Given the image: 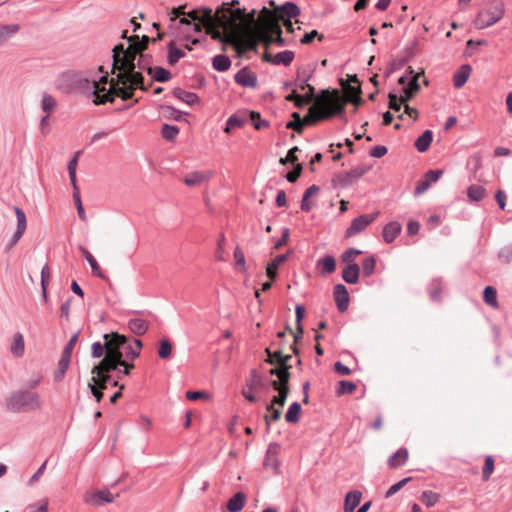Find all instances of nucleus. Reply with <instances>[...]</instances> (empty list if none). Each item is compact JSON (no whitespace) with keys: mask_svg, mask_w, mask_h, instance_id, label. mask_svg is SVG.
Segmentation results:
<instances>
[{"mask_svg":"<svg viewBox=\"0 0 512 512\" xmlns=\"http://www.w3.org/2000/svg\"><path fill=\"white\" fill-rule=\"evenodd\" d=\"M126 33L127 31L123 32L122 38H127L128 47L124 48L123 44H119L112 50L111 73L116 74V77L109 79V73L104 71L103 66L98 67V71L102 75L99 80L93 79L95 99L92 101L95 105L113 102L115 97L128 100L133 97L136 88L143 91L148 90L142 71L148 73V68H152L149 56L143 53L150 38L146 35L141 38L138 35L127 37Z\"/></svg>","mask_w":512,"mask_h":512,"instance_id":"obj_1","label":"nucleus"},{"mask_svg":"<svg viewBox=\"0 0 512 512\" xmlns=\"http://www.w3.org/2000/svg\"><path fill=\"white\" fill-rule=\"evenodd\" d=\"M263 13H267V15L263 16L259 26L248 27L245 31H241L239 20L243 15L241 10L236 8L234 18L228 24L230 31L227 34L226 43L235 46L240 53L257 51L259 43H263L266 47L274 43V32L282 33L278 18L266 7H263Z\"/></svg>","mask_w":512,"mask_h":512,"instance_id":"obj_2","label":"nucleus"},{"mask_svg":"<svg viewBox=\"0 0 512 512\" xmlns=\"http://www.w3.org/2000/svg\"><path fill=\"white\" fill-rule=\"evenodd\" d=\"M235 4H238V0L223 4L215 12L211 8L202 7L189 11L185 15L194 22H201L205 27L206 33L211 35L213 39L226 43L227 34L230 31L228 24L232 22L235 15Z\"/></svg>","mask_w":512,"mask_h":512,"instance_id":"obj_3","label":"nucleus"},{"mask_svg":"<svg viewBox=\"0 0 512 512\" xmlns=\"http://www.w3.org/2000/svg\"><path fill=\"white\" fill-rule=\"evenodd\" d=\"M346 101L339 95L338 90L333 93L323 91L316 96L315 103L309 108V112L301 121L304 125H314L317 122L329 119L344 111Z\"/></svg>","mask_w":512,"mask_h":512,"instance_id":"obj_4","label":"nucleus"},{"mask_svg":"<svg viewBox=\"0 0 512 512\" xmlns=\"http://www.w3.org/2000/svg\"><path fill=\"white\" fill-rule=\"evenodd\" d=\"M7 410L13 413L40 410L43 400L38 392L18 390L11 393L5 401Z\"/></svg>","mask_w":512,"mask_h":512,"instance_id":"obj_5","label":"nucleus"},{"mask_svg":"<svg viewBox=\"0 0 512 512\" xmlns=\"http://www.w3.org/2000/svg\"><path fill=\"white\" fill-rule=\"evenodd\" d=\"M97 72L100 74L99 76H94L91 72L87 75H83L82 73L76 71H65L58 76L55 83L56 88L63 93H72L75 90L89 87L91 84L93 89L92 95L95 97L93 79L99 80L100 76L102 75V73H100L98 70ZM94 99L95 98H93V100Z\"/></svg>","mask_w":512,"mask_h":512,"instance_id":"obj_6","label":"nucleus"},{"mask_svg":"<svg viewBox=\"0 0 512 512\" xmlns=\"http://www.w3.org/2000/svg\"><path fill=\"white\" fill-rule=\"evenodd\" d=\"M103 338L104 343L94 342L92 344V357L100 358L105 354L104 358H107L109 353L112 352L114 358H117L115 362H117V364L122 363L121 357H123V353L121 352V348L126 344V336L112 332L110 334H104Z\"/></svg>","mask_w":512,"mask_h":512,"instance_id":"obj_7","label":"nucleus"},{"mask_svg":"<svg viewBox=\"0 0 512 512\" xmlns=\"http://www.w3.org/2000/svg\"><path fill=\"white\" fill-rule=\"evenodd\" d=\"M117 358H114L112 352L109 353L107 358H103L97 365L91 370V380L89 385L95 384L99 390H104L107 384L111 383L110 372L117 369L118 364L115 362Z\"/></svg>","mask_w":512,"mask_h":512,"instance_id":"obj_8","label":"nucleus"},{"mask_svg":"<svg viewBox=\"0 0 512 512\" xmlns=\"http://www.w3.org/2000/svg\"><path fill=\"white\" fill-rule=\"evenodd\" d=\"M503 15V3L499 0H493L488 4L487 8L478 13L474 24L478 29H485L500 21Z\"/></svg>","mask_w":512,"mask_h":512,"instance_id":"obj_9","label":"nucleus"},{"mask_svg":"<svg viewBox=\"0 0 512 512\" xmlns=\"http://www.w3.org/2000/svg\"><path fill=\"white\" fill-rule=\"evenodd\" d=\"M378 213L363 214L356 217L351 225L346 230V236L352 237L362 232L368 225H370L377 217Z\"/></svg>","mask_w":512,"mask_h":512,"instance_id":"obj_10","label":"nucleus"},{"mask_svg":"<svg viewBox=\"0 0 512 512\" xmlns=\"http://www.w3.org/2000/svg\"><path fill=\"white\" fill-rule=\"evenodd\" d=\"M119 494H116L115 496L110 492L108 488L101 489L99 491L93 492V493H87L84 496V501L87 504L93 505V506H101L105 503H112L115 499V497H118Z\"/></svg>","mask_w":512,"mask_h":512,"instance_id":"obj_11","label":"nucleus"},{"mask_svg":"<svg viewBox=\"0 0 512 512\" xmlns=\"http://www.w3.org/2000/svg\"><path fill=\"white\" fill-rule=\"evenodd\" d=\"M13 210L17 218V228L9 241L7 249H11L14 245L17 244V242L22 238L27 228V218L24 211L20 209L18 206H14Z\"/></svg>","mask_w":512,"mask_h":512,"instance_id":"obj_12","label":"nucleus"},{"mask_svg":"<svg viewBox=\"0 0 512 512\" xmlns=\"http://www.w3.org/2000/svg\"><path fill=\"white\" fill-rule=\"evenodd\" d=\"M279 453H280V445L275 442L270 443L267 448L265 459H264V467L266 469H271L274 473L279 472V465H280L279 460H278Z\"/></svg>","mask_w":512,"mask_h":512,"instance_id":"obj_13","label":"nucleus"},{"mask_svg":"<svg viewBox=\"0 0 512 512\" xmlns=\"http://www.w3.org/2000/svg\"><path fill=\"white\" fill-rule=\"evenodd\" d=\"M238 4H235V8H238ZM239 9L242 12L241 19L239 20V28L241 31H245L248 27H257L261 24L263 16H266L267 13H263V9L260 12V16L256 19V10H252L249 13H245V9Z\"/></svg>","mask_w":512,"mask_h":512,"instance_id":"obj_14","label":"nucleus"},{"mask_svg":"<svg viewBox=\"0 0 512 512\" xmlns=\"http://www.w3.org/2000/svg\"><path fill=\"white\" fill-rule=\"evenodd\" d=\"M235 82L245 88L257 87V75L250 68L240 69L234 76Z\"/></svg>","mask_w":512,"mask_h":512,"instance_id":"obj_15","label":"nucleus"},{"mask_svg":"<svg viewBox=\"0 0 512 512\" xmlns=\"http://www.w3.org/2000/svg\"><path fill=\"white\" fill-rule=\"evenodd\" d=\"M270 384L273 387V389L278 392V395L272 398L271 403L267 405V410H272V407L276 404L279 405L280 407H283L290 391L289 382H270Z\"/></svg>","mask_w":512,"mask_h":512,"instance_id":"obj_16","label":"nucleus"},{"mask_svg":"<svg viewBox=\"0 0 512 512\" xmlns=\"http://www.w3.org/2000/svg\"><path fill=\"white\" fill-rule=\"evenodd\" d=\"M213 175V172L210 170L193 171L184 177V183L190 187L200 186L207 183Z\"/></svg>","mask_w":512,"mask_h":512,"instance_id":"obj_17","label":"nucleus"},{"mask_svg":"<svg viewBox=\"0 0 512 512\" xmlns=\"http://www.w3.org/2000/svg\"><path fill=\"white\" fill-rule=\"evenodd\" d=\"M366 173V169L363 167H356L351 169L349 172L344 174H339L335 181L342 187H346L352 185L359 178H361Z\"/></svg>","mask_w":512,"mask_h":512,"instance_id":"obj_18","label":"nucleus"},{"mask_svg":"<svg viewBox=\"0 0 512 512\" xmlns=\"http://www.w3.org/2000/svg\"><path fill=\"white\" fill-rule=\"evenodd\" d=\"M334 299L340 312L347 310L349 305V294L347 288L343 284H337L334 287Z\"/></svg>","mask_w":512,"mask_h":512,"instance_id":"obj_19","label":"nucleus"},{"mask_svg":"<svg viewBox=\"0 0 512 512\" xmlns=\"http://www.w3.org/2000/svg\"><path fill=\"white\" fill-rule=\"evenodd\" d=\"M360 267L357 263L347 264L342 271V278L348 284H356L359 280Z\"/></svg>","mask_w":512,"mask_h":512,"instance_id":"obj_20","label":"nucleus"},{"mask_svg":"<svg viewBox=\"0 0 512 512\" xmlns=\"http://www.w3.org/2000/svg\"><path fill=\"white\" fill-rule=\"evenodd\" d=\"M127 325L129 330L137 336L144 335L149 329V322L138 317L130 318Z\"/></svg>","mask_w":512,"mask_h":512,"instance_id":"obj_21","label":"nucleus"},{"mask_svg":"<svg viewBox=\"0 0 512 512\" xmlns=\"http://www.w3.org/2000/svg\"><path fill=\"white\" fill-rule=\"evenodd\" d=\"M288 259V254H280L276 256L267 264L266 275L274 280L277 277L279 267L284 264Z\"/></svg>","mask_w":512,"mask_h":512,"instance_id":"obj_22","label":"nucleus"},{"mask_svg":"<svg viewBox=\"0 0 512 512\" xmlns=\"http://www.w3.org/2000/svg\"><path fill=\"white\" fill-rule=\"evenodd\" d=\"M246 387L249 390L262 391L267 388V385L264 378L256 370H253L246 380Z\"/></svg>","mask_w":512,"mask_h":512,"instance_id":"obj_23","label":"nucleus"},{"mask_svg":"<svg viewBox=\"0 0 512 512\" xmlns=\"http://www.w3.org/2000/svg\"><path fill=\"white\" fill-rule=\"evenodd\" d=\"M362 493L358 490L350 491L344 500V512H353L361 501Z\"/></svg>","mask_w":512,"mask_h":512,"instance_id":"obj_24","label":"nucleus"},{"mask_svg":"<svg viewBox=\"0 0 512 512\" xmlns=\"http://www.w3.org/2000/svg\"><path fill=\"white\" fill-rule=\"evenodd\" d=\"M401 225L398 222H390L383 229V239L386 243L393 242L401 232Z\"/></svg>","mask_w":512,"mask_h":512,"instance_id":"obj_25","label":"nucleus"},{"mask_svg":"<svg viewBox=\"0 0 512 512\" xmlns=\"http://www.w3.org/2000/svg\"><path fill=\"white\" fill-rule=\"evenodd\" d=\"M148 74L152 77V79L147 85L148 87L152 84L153 80L158 82H167L172 77L170 71L162 67L148 68Z\"/></svg>","mask_w":512,"mask_h":512,"instance_id":"obj_26","label":"nucleus"},{"mask_svg":"<svg viewBox=\"0 0 512 512\" xmlns=\"http://www.w3.org/2000/svg\"><path fill=\"white\" fill-rule=\"evenodd\" d=\"M471 73V67L469 65H462L453 76V84L456 88H461L467 82Z\"/></svg>","mask_w":512,"mask_h":512,"instance_id":"obj_27","label":"nucleus"},{"mask_svg":"<svg viewBox=\"0 0 512 512\" xmlns=\"http://www.w3.org/2000/svg\"><path fill=\"white\" fill-rule=\"evenodd\" d=\"M291 368L290 364L286 365H279V367H275L269 370L270 375L277 376V380H272L271 382L275 383H284L289 382L290 379V372L289 369Z\"/></svg>","mask_w":512,"mask_h":512,"instance_id":"obj_28","label":"nucleus"},{"mask_svg":"<svg viewBox=\"0 0 512 512\" xmlns=\"http://www.w3.org/2000/svg\"><path fill=\"white\" fill-rule=\"evenodd\" d=\"M408 459V450L406 448L398 449L388 459V465L391 468H397L403 466Z\"/></svg>","mask_w":512,"mask_h":512,"instance_id":"obj_29","label":"nucleus"},{"mask_svg":"<svg viewBox=\"0 0 512 512\" xmlns=\"http://www.w3.org/2000/svg\"><path fill=\"white\" fill-rule=\"evenodd\" d=\"M173 95L177 99H179L180 101L186 103L189 106L194 105L199 100L197 94H195L193 92H189V91L183 90L181 88H175L173 90Z\"/></svg>","mask_w":512,"mask_h":512,"instance_id":"obj_30","label":"nucleus"},{"mask_svg":"<svg viewBox=\"0 0 512 512\" xmlns=\"http://www.w3.org/2000/svg\"><path fill=\"white\" fill-rule=\"evenodd\" d=\"M432 140H433V133H432V131H431V130H425V131L422 133V135H420V136L416 139V141H415V143H414L415 148H416L419 152L423 153V152H425V151H427V150H428V148H429V146H430V144H431Z\"/></svg>","mask_w":512,"mask_h":512,"instance_id":"obj_31","label":"nucleus"},{"mask_svg":"<svg viewBox=\"0 0 512 512\" xmlns=\"http://www.w3.org/2000/svg\"><path fill=\"white\" fill-rule=\"evenodd\" d=\"M25 351L24 337L21 333L17 332L13 336V342L10 347V352L15 357H22Z\"/></svg>","mask_w":512,"mask_h":512,"instance_id":"obj_32","label":"nucleus"},{"mask_svg":"<svg viewBox=\"0 0 512 512\" xmlns=\"http://www.w3.org/2000/svg\"><path fill=\"white\" fill-rule=\"evenodd\" d=\"M246 496L243 492H237L227 503V509L229 512H239L242 510Z\"/></svg>","mask_w":512,"mask_h":512,"instance_id":"obj_33","label":"nucleus"},{"mask_svg":"<svg viewBox=\"0 0 512 512\" xmlns=\"http://www.w3.org/2000/svg\"><path fill=\"white\" fill-rule=\"evenodd\" d=\"M141 348L142 342L139 339H134V344L132 345L126 342L125 346L121 348V352L123 355L125 354L127 358L133 360L139 356Z\"/></svg>","mask_w":512,"mask_h":512,"instance_id":"obj_34","label":"nucleus"},{"mask_svg":"<svg viewBox=\"0 0 512 512\" xmlns=\"http://www.w3.org/2000/svg\"><path fill=\"white\" fill-rule=\"evenodd\" d=\"M212 66L215 70L219 72H225L230 68L231 60L228 56L219 54L213 57Z\"/></svg>","mask_w":512,"mask_h":512,"instance_id":"obj_35","label":"nucleus"},{"mask_svg":"<svg viewBox=\"0 0 512 512\" xmlns=\"http://www.w3.org/2000/svg\"><path fill=\"white\" fill-rule=\"evenodd\" d=\"M268 355V362L270 364L286 365L291 359V355H283L281 351L271 352L269 348L265 350Z\"/></svg>","mask_w":512,"mask_h":512,"instance_id":"obj_36","label":"nucleus"},{"mask_svg":"<svg viewBox=\"0 0 512 512\" xmlns=\"http://www.w3.org/2000/svg\"><path fill=\"white\" fill-rule=\"evenodd\" d=\"M318 266L321 267V272L323 274H331L336 269L335 258L331 255H326L318 260Z\"/></svg>","mask_w":512,"mask_h":512,"instance_id":"obj_37","label":"nucleus"},{"mask_svg":"<svg viewBox=\"0 0 512 512\" xmlns=\"http://www.w3.org/2000/svg\"><path fill=\"white\" fill-rule=\"evenodd\" d=\"M293 59H294V53L290 50H285V51L279 52L276 55H274L273 58L271 59V63H273L275 65L282 64L284 66H288L291 64Z\"/></svg>","mask_w":512,"mask_h":512,"instance_id":"obj_38","label":"nucleus"},{"mask_svg":"<svg viewBox=\"0 0 512 512\" xmlns=\"http://www.w3.org/2000/svg\"><path fill=\"white\" fill-rule=\"evenodd\" d=\"M57 107L56 99L49 93H43L41 99V109L46 115L52 113Z\"/></svg>","mask_w":512,"mask_h":512,"instance_id":"obj_39","label":"nucleus"},{"mask_svg":"<svg viewBox=\"0 0 512 512\" xmlns=\"http://www.w3.org/2000/svg\"><path fill=\"white\" fill-rule=\"evenodd\" d=\"M185 56V52L182 49L177 48L174 42L171 41L168 44V57L167 61L170 65L176 64L182 57Z\"/></svg>","mask_w":512,"mask_h":512,"instance_id":"obj_40","label":"nucleus"},{"mask_svg":"<svg viewBox=\"0 0 512 512\" xmlns=\"http://www.w3.org/2000/svg\"><path fill=\"white\" fill-rule=\"evenodd\" d=\"M80 154H81V152L77 151L74 154V156L72 157V159L69 161L68 166H67L69 178H70L71 184L73 186V189H76V187H78L77 180H76V170H77L78 159H79Z\"/></svg>","mask_w":512,"mask_h":512,"instance_id":"obj_41","label":"nucleus"},{"mask_svg":"<svg viewBox=\"0 0 512 512\" xmlns=\"http://www.w3.org/2000/svg\"><path fill=\"white\" fill-rule=\"evenodd\" d=\"M80 250H81L84 258L88 261V263H89V265L91 267L92 273L95 276H97V277L103 278L104 276L102 274L100 266L98 265V263H97L96 259L94 258V256L88 250H86L83 247H80Z\"/></svg>","mask_w":512,"mask_h":512,"instance_id":"obj_42","label":"nucleus"},{"mask_svg":"<svg viewBox=\"0 0 512 512\" xmlns=\"http://www.w3.org/2000/svg\"><path fill=\"white\" fill-rule=\"evenodd\" d=\"M70 364V359L62 357L60 358L58 362V366L56 371L54 372V381L60 382L63 380Z\"/></svg>","mask_w":512,"mask_h":512,"instance_id":"obj_43","label":"nucleus"},{"mask_svg":"<svg viewBox=\"0 0 512 512\" xmlns=\"http://www.w3.org/2000/svg\"><path fill=\"white\" fill-rule=\"evenodd\" d=\"M300 412H301V405L298 402H293L289 406V408L285 414L286 421L288 423H297L299 421Z\"/></svg>","mask_w":512,"mask_h":512,"instance_id":"obj_44","label":"nucleus"},{"mask_svg":"<svg viewBox=\"0 0 512 512\" xmlns=\"http://www.w3.org/2000/svg\"><path fill=\"white\" fill-rule=\"evenodd\" d=\"M483 299L486 304L490 305L493 308H498V301H497V291L492 286H487L484 289L483 292Z\"/></svg>","mask_w":512,"mask_h":512,"instance_id":"obj_45","label":"nucleus"},{"mask_svg":"<svg viewBox=\"0 0 512 512\" xmlns=\"http://www.w3.org/2000/svg\"><path fill=\"white\" fill-rule=\"evenodd\" d=\"M281 18L286 16L288 19L295 18L300 14L298 6L292 2H286L281 8Z\"/></svg>","mask_w":512,"mask_h":512,"instance_id":"obj_46","label":"nucleus"},{"mask_svg":"<svg viewBox=\"0 0 512 512\" xmlns=\"http://www.w3.org/2000/svg\"><path fill=\"white\" fill-rule=\"evenodd\" d=\"M486 195V190L484 187L479 185H471L467 189V196L471 201H480Z\"/></svg>","mask_w":512,"mask_h":512,"instance_id":"obj_47","label":"nucleus"},{"mask_svg":"<svg viewBox=\"0 0 512 512\" xmlns=\"http://www.w3.org/2000/svg\"><path fill=\"white\" fill-rule=\"evenodd\" d=\"M19 30L18 24H8L0 27V44L5 43Z\"/></svg>","mask_w":512,"mask_h":512,"instance_id":"obj_48","label":"nucleus"},{"mask_svg":"<svg viewBox=\"0 0 512 512\" xmlns=\"http://www.w3.org/2000/svg\"><path fill=\"white\" fill-rule=\"evenodd\" d=\"M73 200H74V204L76 206L79 218L82 221L86 222L87 221V216H86L84 207L82 205V201H81V198H80V193H79V188L78 187H76V189H73Z\"/></svg>","mask_w":512,"mask_h":512,"instance_id":"obj_49","label":"nucleus"},{"mask_svg":"<svg viewBox=\"0 0 512 512\" xmlns=\"http://www.w3.org/2000/svg\"><path fill=\"white\" fill-rule=\"evenodd\" d=\"M172 354V345L167 339H162L159 342L158 356L161 359H169Z\"/></svg>","mask_w":512,"mask_h":512,"instance_id":"obj_50","label":"nucleus"},{"mask_svg":"<svg viewBox=\"0 0 512 512\" xmlns=\"http://www.w3.org/2000/svg\"><path fill=\"white\" fill-rule=\"evenodd\" d=\"M314 87L313 86H309V92L306 94V95H298L297 96V99L295 101V105L297 107H302L306 104H309L311 103L313 100L315 101V98L314 97Z\"/></svg>","mask_w":512,"mask_h":512,"instance_id":"obj_51","label":"nucleus"},{"mask_svg":"<svg viewBox=\"0 0 512 512\" xmlns=\"http://www.w3.org/2000/svg\"><path fill=\"white\" fill-rule=\"evenodd\" d=\"M420 499L427 507H433L438 502L439 495L432 491H424Z\"/></svg>","mask_w":512,"mask_h":512,"instance_id":"obj_52","label":"nucleus"},{"mask_svg":"<svg viewBox=\"0 0 512 512\" xmlns=\"http://www.w3.org/2000/svg\"><path fill=\"white\" fill-rule=\"evenodd\" d=\"M376 266V259L373 256L367 257L362 262L363 274L367 277L373 274Z\"/></svg>","mask_w":512,"mask_h":512,"instance_id":"obj_53","label":"nucleus"},{"mask_svg":"<svg viewBox=\"0 0 512 512\" xmlns=\"http://www.w3.org/2000/svg\"><path fill=\"white\" fill-rule=\"evenodd\" d=\"M494 471V460L491 456L485 458L484 467L482 471V478L487 481Z\"/></svg>","mask_w":512,"mask_h":512,"instance_id":"obj_54","label":"nucleus"},{"mask_svg":"<svg viewBox=\"0 0 512 512\" xmlns=\"http://www.w3.org/2000/svg\"><path fill=\"white\" fill-rule=\"evenodd\" d=\"M179 133V129L176 126L164 124L162 128V136L166 140H173Z\"/></svg>","mask_w":512,"mask_h":512,"instance_id":"obj_55","label":"nucleus"},{"mask_svg":"<svg viewBox=\"0 0 512 512\" xmlns=\"http://www.w3.org/2000/svg\"><path fill=\"white\" fill-rule=\"evenodd\" d=\"M361 253L362 251L358 249L349 248L342 254L341 259L346 264L355 263V258Z\"/></svg>","mask_w":512,"mask_h":512,"instance_id":"obj_56","label":"nucleus"},{"mask_svg":"<svg viewBox=\"0 0 512 512\" xmlns=\"http://www.w3.org/2000/svg\"><path fill=\"white\" fill-rule=\"evenodd\" d=\"M234 259L236 261V265L239 267V270L244 272L246 270V261L244 253L239 247H236L234 250Z\"/></svg>","mask_w":512,"mask_h":512,"instance_id":"obj_57","label":"nucleus"},{"mask_svg":"<svg viewBox=\"0 0 512 512\" xmlns=\"http://www.w3.org/2000/svg\"><path fill=\"white\" fill-rule=\"evenodd\" d=\"M356 385L353 382L342 380L339 382L338 394H349L355 391Z\"/></svg>","mask_w":512,"mask_h":512,"instance_id":"obj_58","label":"nucleus"},{"mask_svg":"<svg viewBox=\"0 0 512 512\" xmlns=\"http://www.w3.org/2000/svg\"><path fill=\"white\" fill-rule=\"evenodd\" d=\"M292 116L294 117L295 120L294 121H289L286 124V127L288 129H294L297 132H301L303 130V122L301 121V117H300L299 113L294 112L292 114Z\"/></svg>","mask_w":512,"mask_h":512,"instance_id":"obj_59","label":"nucleus"},{"mask_svg":"<svg viewBox=\"0 0 512 512\" xmlns=\"http://www.w3.org/2000/svg\"><path fill=\"white\" fill-rule=\"evenodd\" d=\"M79 333H75L66 344L64 351L62 353V357L68 358L71 360L72 350L77 342Z\"/></svg>","mask_w":512,"mask_h":512,"instance_id":"obj_60","label":"nucleus"},{"mask_svg":"<svg viewBox=\"0 0 512 512\" xmlns=\"http://www.w3.org/2000/svg\"><path fill=\"white\" fill-rule=\"evenodd\" d=\"M411 480L410 477L408 478H404L402 480H400L399 482L393 484L386 492L385 494V497L386 498H389L391 497L392 495H394L395 493H397L402 487H404V485L406 483H408L409 481Z\"/></svg>","mask_w":512,"mask_h":512,"instance_id":"obj_61","label":"nucleus"},{"mask_svg":"<svg viewBox=\"0 0 512 512\" xmlns=\"http://www.w3.org/2000/svg\"><path fill=\"white\" fill-rule=\"evenodd\" d=\"M423 74V71L421 73H416L415 75H412L411 76V79L409 80V83L407 86H405L404 88L410 90L412 93L416 94L419 90H420V85H419V77L420 75Z\"/></svg>","mask_w":512,"mask_h":512,"instance_id":"obj_62","label":"nucleus"},{"mask_svg":"<svg viewBox=\"0 0 512 512\" xmlns=\"http://www.w3.org/2000/svg\"><path fill=\"white\" fill-rule=\"evenodd\" d=\"M443 175L442 170H429L424 174V178L430 183L437 182L440 177Z\"/></svg>","mask_w":512,"mask_h":512,"instance_id":"obj_63","label":"nucleus"},{"mask_svg":"<svg viewBox=\"0 0 512 512\" xmlns=\"http://www.w3.org/2000/svg\"><path fill=\"white\" fill-rule=\"evenodd\" d=\"M48 511V501L43 500L39 505H30L27 507L25 512H47Z\"/></svg>","mask_w":512,"mask_h":512,"instance_id":"obj_64","label":"nucleus"}]
</instances>
